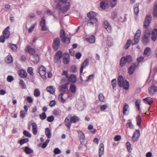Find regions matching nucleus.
I'll return each mask as SVG.
<instances>
[{
    "instance_id": "obj_1",
    "label": "nucleus",
    "mask_w": 157,
    "mask_h": 157,
    "mask_svg": "<svg viewBox=\"0 0 157 157\" xmlns=\"http://www.w3.org/2000/svg\"><path fill=\"white\" fill-rule=\"evenodd\" d=\"M68 0H55V2L57 3L56 9L59 14L60 13H65L67 12L70 7V4L67 2Z\"/></svg>"
},
{
    "instance_id": "obj_2",
    "label": "nucleus",
    "mask_w": 157,
    "mask_h": 157,
    "mask_svg": "<svg viewBox=\"0 0 157 157\" xmlns=\"http://www.w3.org/2000/svg\"><path fill=\"white\" fill-rule=\"evenodd\" d=\"M89 19L87 21V24L90 26H95L97 25L98 21L96 16V13L93 11H91L87 14Z\"/></svg>"
},
{
    "instance_id": "obj_3",
    "label": "nucleus",
    "mask_w": 157,
    "mask_h": 157,
    "mask_svg": "<svg viewBox=\"0 0 157 157\" xmlns=\"http://www.w3.org/2000/svg\"><path fill=\"white\" fill-rule=\"evenodd\" d=\"M117 80V84L120 87H123L124 89L126 90L128 89L129 82L127 80H124V78L122 76H119Z\"/></svg>"
},
{
    "instance_id": "obj_4",
    "label": "nucleus",
    "mask_w": 157,
    "mask_h": 157,
    "mask_svg": "<svg viewBox=\"0 0 157 157\" xmlns=\"http://www.w3.org/2000/svg\"><path fill=\"white\" fill-rule=\"evenodd\" d=\"M60 37L61 41L63 42H67V43H69L70 42L71 37L70 36H68L67 37L65 35V31L63 29L61 30L60 32Z\"/></svg>"
},
{
    "instance_id": "obj_5",
    "label": "nucleus",
    "mask_w": 157,
    "mask_h": 157,
    "mask_svg": "<svg viewBox=\"0 0 157 157\" xmlns=\"http://www.w3.org/2000/svg\"><path fill=\"white\" fill-rule=\"evenodd\" d=\"M140 35L141 31L139 29L137 31L135 35L134 40H132V45L136 44L139 42Z\"/></svg>"
},
{
    "instance_id": "obj_6",
    "label": "nucleus",
    "mask_w": 157,
    "mask_h": 157,
    "mask_svg": "<svg viewBox=\"0 0 157 157\" xmlns=\"http://www.w3.org/2000/svg\"><path fill=\"white\" fill-rule=\"evenodd\" d=\"M151 35L149 33L145 32L144 35L142 38V42L143 44L144 45H147L149 42V38Z\"/></svg>"
},
{
    "instance_id": "obj_7",
    "label": "nucleus",
    "mask_w": 157,
    "mask_h": 157,
    "mask_svg": "<svg viewBox=\"0 0 157 157\" xmlns=\"http://www.w3.org/2000/svg\"><path fill=\"white\" fill-rule=\"evenodd\" d=\"M41 78L44 79H46V69L43 66H41L39 68L38 71Z\"/></svg>"
},
{
    "instance_id": "obj_8",
    "label": "nucleus",
    "mask_w": 157,
    "mask_h": 157,
    "mask_svg": "<svg viewBox=\"0 0 157 157\" xmlns=\"http://www.w3.org/2000/svg\"><path fill=\"white\" fill-rule=\"evenodd\" d=\"M151 16L150 15H148L146 16L144 25L145 28H147L151 22Z\"/></svg>"
},
{
    "instance_id": "obj_9",
    "label": "nucleus",
    "mask_w": 157,
    "mask_h": 157,
    "mask_svg": "<svg viewBox=\"0 0 157 157\" xmlns=\"http://www.w3.org/2000/svg\"><path fill=\"white\" fill-rule=\"evenodd\" d=\"M60 40L59 38H55L53 41L52 44V47L53 49L56 51L59 46Z\"/></svg>"
},
{
    "instance_id": "obj_10",
    "label": "nucleus",
    "mask_w": 157,
    "mask_h": 157,
    "mask_svg": "<svg viewBox=\"0 0 157 157\" xmlns=\"http://www.w3.org/2000/svg\"><path fill=\"white\" fill-rule=\"evenodd\" d=\"M148 90L149 93L150 94L154 95L157 92V86L155 84H153L149 88Z\"/></svg>"
},
{
    "instance_id": "obj_11",
    "label": "nucleus",
    "mask_w": 157,
    "mask_h": 157,
    "mask_svg": "<svg viewBox=\"0 0 157 157\" xmlns=\"http://www.w3.org/2000/svg\"><path fill=\"white\" fill-rule=\"evenodd\" d=\"M62 57V52L61 51L56 52L54 57V62L55 63L58 62Z\"/></svg>"
},
{
    "instance_id": "obj_12",
    "label": "nucleus",
    "mask_w": 157,
    "mask_h": 157,
    "mask_svg": "<svg viewBox=\"0 0 157 157\" xmlns=\"http://www.w3.org/2000/svg\"><path fill=\"white\" fill-rule=\"evenodd\" d=\"M40 25L41 27V30L42 31H47L48 28L45 25V21L44 17L42 18V20L40 22Z\"/></svg>"
},
{
    "instance_id": "obj_13",
    "label": "nucleus",
    "mask_w": 157,
    "mask_h": 157,
    "mask_svg": "<svg viewBox=\"0 0 157 157\" xmlns=\"http://www.w3.org/2000/svg\"><path fill=\"white\" fill-rule=\"evenodd\" d=\"M140 136L139 130H137L133 133L132 139L134 142L137 141Z\"/></svg>"
},
{
    "instance_id": "obj_14",
    "label": "nucleus",
    "mask_w": 157,
    "mask_h": 157,
    "mask_svg": "<svg viewBox=\"0 0 157 157\" xmlns=\"http://www.w3.org/2000/svg\"><path fill=\"white\" fill-rule=\"evenodd\" d=\"M104 26L107 31L110 33L112 32V27L107 21H104Z\"/></svg>"
},
{
    "instance_id": "obj_15",
    "label": "nucleus",
    "mask_w": 157,
    "mask_h": 157,
    "mask_svg": "<svg viewBox=\"0 0 157 157\" xmlns=\"http://www.w3.org/2000/svg\"><path fill=\"white\" fill-rule=\"evenodd\" d=\"M79 140L80 141L81 144L82 145L84 144L85 143V136L84 134L81 131H79Z\"/></svg>"
},
{
    "instance_id": "obj_16",
    "label": "nucleus",
    "mask_w": 157,
    "mask_h": 157,
    "mask_svg": "<svg viewBox=\"0 0 157 157\" xmlns=\"http://www.w3.org/2000/svg\"><path fill=\"white\" fill-rule=\"evenodd\" d=\"M9 27L8 26L4 30L3 32V36L6 39H8L10 35V32L9 31Z\"/></svg>"
},
{
    "instance_id": "obj_17",
    "label": "nucleus",
    "mask_w": 157,
    "mask_h": 157,
    "mask_svg": "<svg viewBox=\"0 0 157 157\" xmlns=\"http://www.w3.org/2000/svg\"><path fill=\"white\" fill-rule=\"evenodd\" d=\"M89 60L88 59H86L82 64L80 68V71L81 73H82L83 70L84 68L86 67L89 65Z\"/></svg>"
},
{
    "instance_id": "obj_18",
    "label": "nucleus",
    "mask_w": 157,
    "mask_h": 157,
    "mask_svg": "<svg viewBox=\"0 0 157 157\" xmlns=\"http://www.w3.org/2000/svg\"><path fill=\"white\" fill-rule=\"evenodd\" d=\"M129 108L128 105L126 103H124L123 108V113L124 115H128L129 113Z\"/></svg>"
},
{
    "instance_id": "obj_19",
    "label": "nucleus",
    "mask_w": 157,
    "mask_h": 157,
    "mask_svg": "<svg viewBox=\"0 0 157 157\" xmlns=\"http://www.w3.org/2000/svg\"><path fill=\"white\" fill-rule=\"evenodd\" d=\"M151 37L152 40L154 41H155L157 39V29H155L152 31Z\"/></svg>"
},
{
    "instance_id": "obj_20",
    "label": "nucleus",
    "mask_w": 157,
    "mask_h": 157,
    "mask_svg": "<svg viewBox=\"0 0 157 157\" xmlns=\"http://www.w3.org/2000/svg\"><path fill=\"white\" fill-rule=\"evenodd\" d=\"M136 67V64L134 63L129 67L128 69V72L130 75H132L134 72Z\"/></svg>"
},
{
    "instance_id": "obj_21",
    "label": "nucleus",
    "mask_w": 157,
    "mask_h": 157,
    "mask_svg": "<svg viewBox=\"0 0 157 157\" xmlns=\"http://www.w3.org/2000/svg\"><path fill=\"white\" fill-rule=\"evenodd\" d=\"M25 51L29 52L30 54L33 55L35 53V49L30 47V46L28 45L25 48Z\"/></svg>"
},
{
    "instance_id": "obj_22",
    "label": "nucleus",
    "mask_w": 157,
    "mask_h": 157,
    "mask_svg": "<svg viewBox=\"0 0 157 157\" xmlns=\"http://www.w3.org/2000/svg\"><path fill=\"white\" fill-rule=\"evenodd\" d=\"M104 145L102 143L100 144L99 147V157L104 153Z\"/></svg>"
},
{
    "instance_id": "obj_23",
    "label": "nucleus",
    "mask_w": 157,
    "mask_h": 157,
    "mask_svg": "<svg viewBox=\"0 0 157 157\" xmlns=\"http://www.w3.org/2000/svg\"><path fill=\"white\" fill-rule=\"evenodd\" d=\"M100 7L103 9H105L108 7V2L106 1H103L100 3Z\"/></svg>"
},
{
    "instance_id": "obj_24",
    "label": "nucleus",
    "mask_w": 157,
    "mask_h": 157,
    "mask_svg": "<svg viewBox=\"0 0 157 157\" xmlns=\"http://www.w3.org/2000/svg\"><path fill=\"white\" fill-rule=\"evenodd\" d=\"M68 83H67L65 85H61L60 87L59 90L62 92H65L66 90L67 89L68 87Z\"/></svg>"
},
{
    "instance_id": "obj_25",
    "label": "nucleus",
    "mask_w": 157,
    "mask_h": 157,
    "mask_svg": "<svg viewBox=\"0 0 157 157\" xmlns=\"http://www.w3.org/2000/svg\"><path fill=\"white\" fill-rule=\"evenodd\" d=\"M31 125L32 126V130L33 133L35 135L36 134L37 132V126L36 124L33 122L32 123Z\"/></svg>"
},
{
    "instance_id": "obj_26",
    "label": "nucleus",
    "mask_w": 157,
    "mask_h": 157,
    "mask_svg": "<svg viewBox=\"0 0 157 157\" xmlns=\"http://www.w3.org/2000/svg\"><path fill=\"white\" fill-rule=\"evenodd\" d=\"M139 3H136L134 5V14L136 16L138 15L139 12Z\"/></svg>"
},
{
    "instance_id": "obj_27",
    "label": "nucleus",
    "mask_w": 157,
    "mask_h": 157,
    "mask_svg": "<svg viewBox=\"0 0 157 157\" xmlns=\"http://www.w3.org/2000/svg\"><path fill=\"white\" fill-rule=\"evenodd\" d=\"M144 102L146 104L151 105L153 102L152 98L150 97H148L144 99Z\"/></svg>"
},
{
    "instance_id": "obj_28",
    "label": "nucleus",
    "mask_w": 157,
    "mask_h": 157,
    "mask_svg": "<svg viewBox=\"0 0 157 157\" xmlns=\"http://www.w3.org/2000/svg\"><path fill=\"white\" fill-rule=\"evenodd\" d=\"M95 37L94 35H92L89 37L86 38V40L91 43H94L95 42Z\"/></svg>"
},
{
    "instance_id": "obj_29",
    "label": "nucleus",
    "mask_w": 157,
    "mask_h": 157,
    "mask_svg": "<svg viewBox=\"0 0 157 157\" xmlns=\"http://www.w3.org/2000/svg\"><path fill=\"white\" fill-rule=\"evenodd\" d=\"M19 75L22 78H25L27 76V74L25 70H21L19 71Z\"/></svg>"
},
{
    "instance_id": "obj_30",
    "label": "nucleus",
    "mask_w": 157,
    "mask_h": 157,
    "mask_svg": "<svg viewBox=\"0 0 157 157\" xmlns=\"http://www.w3.org/2000/svg\"><path fill=\"white\" fill-rule=\"evenodd\" d=\"M126 62L125 57L124 56L122 57L120 60V66L121 67L124 66L126 63Z\"/></svg>"
},
{
    "instance_id": "obj_31",
    "label": "nucleus",
    "mask_w": 157,
    "mask_h": 157,
    "mask_svg": "<svg viewBox=\"0 0 157 157\" xmlns=\"http://www.w3.org/2000/svg\"><path fill=\"white\" fill-rule=\"evenodd\" d=\"M69 82H71L73 83L75 82L76 80V77L74 75H71L68 78Z\"/></svg>"
},
{
    "instance_id": "obj_32",
    "label": "nucleus",
    "mask_w": 157,
    "mask_h": 157,
    "mask_svg": "<svg viewBox=\"0 0 157 157\" xmlns=\"http://www.w3.org/2000/svg\"><path fill=\"white\" fill-rule=\"evenodd\" d=\"M5 61L8 63H10L13 62V58L11 55L8 56L5 58Z\"/></svg>"
},
{
    "instance_id": "obj_33",
    "label": "nucleus",
    "mask_w": 157,
    "mask_h": 157,
    "mask_svg": "<svg viewBox=\"0 0 157 157\" xmlns=\"http://www.w3.org/2000/svg\"><path fill=\"white\" fill-rule=\"evenodd\" d=\"M46 90L51 94H53L55 93V89H54L53 86H52L47 87L46 88Z\"/></svg>"
},
{
    "instance_id": "obj_34",
    "label": "nucleus",
    "mask_w": 157,
    "mask_h": 157,
    "mask_svg": "<svg viewBox=\"0 0 157 157\" xmlns=\"http://www.w3.org/2000/svg\"><path fill=\"white\" fill-rule=\"evenodd\" d=\"M71 123V120L70 121L69 119L67 118H66L65 120V124L68 128H70Z\"/></svg>"
},
{
    "instance_id": "obj_35",
    "label": "nucleus",
    "mask_w": 157,
    "mask_h": 157,
    "mask_svg": "<svg viewBox=\"0 0 157 157\" xmlns=\"http://www.w3.org/2000/svg\"><path fill=\"white\" fill-rule=\"evenodd\" d=\"M153 15L154 17H157V3L156 2L155 3L153 11Z\"/></svg>"
},
{
    "instance_id": "obj_36",
    "label": "nucleus",
    "mask_w": 157,
    "mask_h": 157,
    "mask_svg": "<svg viewBox=\"0 0 157 157\" xmlns=\"http://www.w3.org/2000/svg\"><path fill=\"white\" fill-rule=\"evenodd\" d=\"M45 134L48 138H50L51 137V133L48 128H45Z\"/></svg>"
},
{
    "instance_id": "obj_37",
    "label": "nucleus",
    "mask_w": 157,
    "mask_h": 157,
    "mask_svg": "<svg viewBox=\"0 0 157 157\" xmlns=\"http://www.w3.org/2000/svg\"><path fill=\"white\" fill-rule=\"evenodd\" d=\"M24 151L27 154H30L33 153V151L28 147H25L24 149Z\"/></svg>"
},
{
    "instance_id": "obj_38",
    "label": "nucleus",
    "mask_w": 157,
    "mask_h": 157,
    "mask_svg": "<svg viewBox=\"0 0 157 157\" xmlns=\"http://www.w3.org/2000/svg\"><path fill=\"white\" fill-rule=\"evenodd\" d=\"M151 51V48L149 47H147L145 49L144 51V53L147 55V56H148L150 55Z\"/></svg>"
},
{
    "instance_id": "obj_39",
    "label": "nucleus",
    "mask_w": 157,
    "mask_h": 157,
    "mask_svg": "<svg viewBox=\"0 0 157 157\" xmlns=\"http://www.w3.org/2000/svg\"><path fill=\"white\" fill-rule=\"evenodd\" d=\"M9 46L13 51H16L17 48L16 45L10 43L9 44Z\"/></svg>"
},
{
    "instance_id": "obj_40",
    "label": "nucleus",
    "mask_w": 157,
    "mask_h": 157,
    "mask_svg": "<svg viewBox=\"0 0 157 157\" xmlns=\"http://www.w3.org/2000/svg\"><path fill=\"white\" fill-rule=\"evenodd\" d=\"M29 141V139L28 138L23 139L18 141V143L21 145H22L24 144L27 142Z\"/></svg>"
},
{
    "instance_id": "obj_41",
    "label": "nucleus",
    "mask_w": 157,
    "mask_h": 157,
    "mask_svg": "<svg viewBox=\"0 0 157 157\" xmlns=\"http://www.w3.org/2000/svg\"><path fill=\"white\" fill-rule=\"evenodd\" d=\"M34 59L33 60V62L35 63H37L39 61V57L38 55H35L33 56Z\"/></svg>"
},
{
    "instance_id": "obj_42",
    "label": "nucleus",
    "mask_w": 157,
    "mask_h": 157,
    "mask_svg": "<svg viewBox=\"0 0 157 157\" xmlns=\"http://www.w3.org/2000/svg\"><path fill=\"white\" fill-rule=\"evenodd\" d=\"M125 59L128 63H130L132 61V57L130 55H127L125 57Z\"/></svg>"
},
{
    "instance_id": "obj_43",
    "label": "nucleus",
    "mask_w": 157,
    "mask_h": 157,
    "mask_svg": "<svg viewBox=\"0 0 157 157\" xmlns=\"http://www.w3.org/2000/svg\"><path fill=\"white\" fill-rule=\"evenodd\" d=\"M70 90L72 93H74L76 90V87L73 84H71L70 87Z\"/></svg>"
},
{
    "instance_id": "obj_44",
    "label": "nucleus",
    "mask_w": 157,
    "mask_h": 157,
    "mask_svg": "<svg viewBox=\"0 0 157 157\" xmlns=\"http://www.w3.org/2000/svg\"><path fill=\"white\" fill-rule=\"evenodd\" d=\"M40 92L38 89H36L34 92V95L36 97H38L40 95Z\"/></svg>"
},
{
    "instance_id": "obj_45",
    "label": "nucleus",
    "mask_w": 157,
    "mask_h": 157,
    "mask_svg": "<svg viewBox=\"0 0 157 157\" xmlns=\"http://www.w3.org/2000/svg\"><path fill=\"white\" fill-rule=\"evenodd\" d=\"M71 121L72 123L78 121V117L76 116H74L71 117Z\"/></svg>"
},
{
    "instance_id": "obj_46",
    "label": "nucleus",
    "mask_w": 157,
    "mask_h": 157,
    "mask_svg": "<svg viewBox=\"0 0 157 157\" xmlns=\"http://www.w3.org/2000/svg\"><path fill=\"white\" fill-rule=\"evenodd\" d=\"M137 121V124L138 126H140L141 125V118L140 116H138L136 118Z\"/></svg>"
},
{
    "instance_id": "obj_47",
    "label": "nucleus",
    "mask_w": 157,
    "mask_h": 157,
    "mask_svg": "<svg viewBox=\"0 0 157 157\" xmlns=\"http://www.w3.org/2000/svg\"><path fill=\"white\" fill-rule=\"evenodd\" d=\"M27 72L30 75L33 76L34 75L33 71V69L32 67H29L27 70Z\"/></svg>"
},
{
    "instance_id": "obj_48",
    "label": "nucleus",
    "mask_w": 157,
    "mask_h": 157,
    "mask_svg": "<svg viewBox=\"0 0 157 157\" xmlns=\"http://www.w3.org/2000/svg\"><path fill=\"white\" fill-rule=\"evenodd\" d=\"M63 93H61L59 95L58 98L59 99V101L62 103H64L65 101V100L63 97Z\"/></svg>"
},
{
    "instance_id": "obj_49",
    "label": "nucleus",
    "mask_w": 157,
    "mask_h": 157,
    "mask_svg": "<svg viewBox=\"0 0 157 157\" xmlns=\"http://www.w3.org/2000/svg\"><path fill=\"white\" fill-rule=\"evenodd\" d=\"M117 4V0H110V5L112 7L115 6Z\"/></svg>"
},
{
    "instance_id": "obj_50",
    "label": "nucleus",
    "mask_w": 157,
    "mask_h": 157,
    "mask_svg": "<svg viewBox=\"0 0 157 157\" xmlns=\"http://www.w3.org/2000/svg\"><path fill=\"white\" fill-rule=\"evenodd\" d=\"M111 84L113 89L115 88L117 86V81L116 78L113 79L111 81Z\"/></svg>"
},
{
    "instance_id": "obj_51",
    "label": "nucleus",
    "mask_w": 157,
    "mask_h": 157,
    "mask_svg": "<svg viewBox=\"0 0 157 157\" xmlns=\"http://www.w3.org/2000/svg\"><path fill=\"white\" fill-rule=\"evenodd\" d=\"M53 114L56 116H58L60 115V112L59 111L55 109L53 111Z\"/></svg>"
},
{
    "instance_id": "obj_52",
    "label": "nucleus",
    "mask_w": 157,
    "mask_h": 157,
    "mask_svg": "<svg viewBox=\"0 0 157 157\" xmlns=\"http://www.w3.org/2000/svg\"><path fill=\"white\" fill-rule=\"evenodd\" d=\"M39 116L40 119L42 120L45 119L47 117L46 113L44 112H43L42 114H40Z\"/></svg>"
},
{
    "instance_id": "obj_53",
    "label": "nucleus",
    "mask_w": 157,
    "mask_h": 157,
    "mask_svg": "<svg viewBox=\"0 0 157 157\" xmlns=\"http://www.w3.org/2000/svg\"><path fill=\"white\" fill-rule=\"evenodd\" d=\"M132 42V41L130 40H128L125 46V48L126 49H128L131 45Z\"/></svg>"
},
{
    "instance_id": "obj_54",
    "label": "nucleus",
    "mask_w": 157,
    "mask_h": 157,
    "mask_svg": "<svg viewBox=\"0 0 157 157\" xmlns=\"http://www.w3.org/2000/svg\"><path fill=\"white\" fill-rule=\"evenodd\" d=\"M23 134L24 136L28 137H30L31 136L29 132L26 130L23 131Z\"/></svg>"
},
{
    "instance_id": "obj_55",
    "label": "nucleus",
    "mask_w": 157,
    "mask_h": 157,
    "mask_svg": "<svg viewBox=\"0 0 157 157\" xmlns=\"http://www.w3.org/2000/svg\"><path fill=\"white\" fill-rule=\"evenodd\" d=\"M127 148L128 151L131 152L132 151V149L131 148V144L129 142H127L126 143Z\"/></svg>"
},
{
    "instance_id": "obj_56",
    "label": "nucleus",
    "mask_w": 157,
    "mask_h": 157,
    "mask_svg": "<svg viewBox=\"0 0 157 157\" xmlns=\"http://www.w3.org/2000/svg\"><path fill=\"white\" fill-rule=\"evenodd\" d=\"M117 11H114L112 13L111 17L112 19L115 18L117 16Z\"/></svg>"
},
{
    "instance_id": "obj_57",
    "label": "nucleus",
    "mask_w": 157,
    "mask_h": 157,
    "mask_svg": "<svg viewBox=\"0 0 157 157\" xmlns=\"http://www.w3.org/2000/svg\"><path fill=\"white\" fill-rule=\"evenodd\" d=\"M98 98L100 101H104V98L102 94H100L98 95Z\"/></svg>"
},
{
    "instance_id": "obj_58",
    "label": "nucleus",
    "mask_w": 157,
    "mask_h": 157,
    "mask_svg": "<svg viewBox=\"0 0 157 157\" xmlns=\"http://www.w3.org/2000/svg\"><path fill=\"white\" fill-rule=\"evenodd\" d=\"M7 81L9 82H11L13 80V77L11 75H9L7 78Z\"/></svg>"
},
{
    "instance_id": "obj_59",
    "label": "nucleus",
    "mask_w": 157,
    "mask_h": 157,
    "mask_svg": "<svg viewBox=\"0 0 157 157\" xmlns=\"http://www.w3.org/2000/svg\"><path fill=\"white\" fill-rule=\"evenodd\" d=\"M128 121H129L130 122L128 123H127V124H128V125L129 127L130 128H131V129H133L134 126L132 124V123L131 121L130 120H128Z\"/></svg>"
},
{
    "instance_id": "obj_60",
    "label": "nucleus",
    "mask_w": 157,
    "mask_h": 157,
    "mask_svg": "<svg viewBox=\"0 0 157 157\" xmlns=\"http://www.w3.org/2000/svg\"><path fill=\"white\" fill-rule=\"evenodd\" d=\"M54 118L53 116H51L47 117V120L48 122H51L54 120Z\"/></svg>"
},
{
    "instance_id": "obj_61",
    "label": "nucleus",
    "mask_w": 157,
    "mask_h": 157,
    "mask_svg": "<svg viewBox=\"0 0 157 157\" xmlns=\"http://www.w3.org/2000/svg\"><path fill=\"white\" fill-rule=\"evenodd\" d=\"M54 152L55 154H58L60 153L61 151L58 148H56L54 149Z\"/></svg>"
},
{
    "instance_id": "obj_62",
    "label": "nucleus",
    "mask_w": 157,
    "mask_h": 157,
    "mask_svg": "<svg viewBox=\"0 0 157 157\" xmlns=\"http://www.w3.org/2000/svg\"><path fill=\"white\" fill-rule=\"evenodd\" d=\"M69 59L67 58L64 57L63 58V61L65 64H67L69 62Z\"/></svg>"
},
{
    "instance_id": "obj_63",
    "label": "nucleus",
    "mask_w": 157,
    "mask_h": 157,
    "mask_svg": "<svg viewBox=\"0 0 157 157\" xmlns=\"http://www.w3.org/2000/svg\"><path fill=\"white\" fill-rule=\"evenodd\" d=\"M20 83L22 87V88L25 89L26 88V85L25 84L24 82L22 80H20Z\"/></svg>"
},
{
    "instance_id": "obj_64",
    "label": "nucleus",
    "mask_w": 157,
    "mask_h": 157,
    "mask_svg": "<svg viewBox=\"0 0 157 157\" xmlns=\"http://www.w3.org/2000/svg\"><path fill=\"white\" fill-rule=\"evenodd\" d=\"M25 113L23 110H22L20 111V116L22 118H24L25 117Z\"/></svg>"
}]
</instances>
